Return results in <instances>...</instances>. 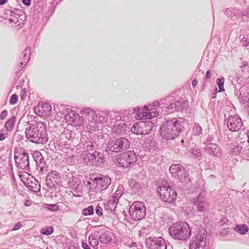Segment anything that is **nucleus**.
Segmentation results:
<instances>
[{"label": "nucleus", "instance_id": "nucleus-29", "mask_svg": "<svg viewBox=\"0 0 249 249\" xmlns=\"http://www.w3.org/2000/svg\"><path fill=\"white\" fill-rule=\"evenodd\" d=\"M48 210H51L52 211H57L58 210L59 208L56 205H47L46 207Z\"/></svg>", "mask_w": 249, "mask_h": 249}, {"label": "nucleus", "instance_id": "nucleus-33", "mask_svg": "<svg viewBox=\"0 0 249 249\" xmlns=\"http://www.w3.org/2000/svg\"><path fill=\"white\" fill-rule=\"evenodd\" d=\"M21 227V224H20V222H18L17 224H16L14 226V228H13L12 229V231H17L18 229H19Z\"/></svg>", "mask_w": 249, "mask_h": 249}, {"label": "nucleus", "instance_id": "nucleus-26", "mask_svg": "<svg viewBox=\"0 0 249 249\" xmlns=\"http://www.w3.org/2000/svg\"><path fill=\"white\" fill-rule=\"evenodd\" d=\"M18 101V96L17 95L14 94L11 95L9 103L11 105H15L17 103Z\"/></svg>", "mask_w": 249, "mask_h": 249}, {"label": "nucleus", "instance_id": "nucleus-19", "mask_svg": "<svg viewBox=\"0 0 249 249\" xmlns=\"http://www.w3.org/2000/svg\"><path fill=\"white\" fill-rule=\"evenodd\" d=\"M152 110V107L150 105L144 106L142 111L141 112V114L142 115V117L143 119H146V114L149 115L150 113L151 110Z\"/></svg>", "mask_w": 249, "mask_h": 249}, {"label": "nucleus", "instance_id": "nucleus-12", "mask_svg": "<svg viewBox=\"0 0 249 249\" xmlns=\"http://www.w3.org/2000/svg\"><path fill=\"white\" fill-rule=\"evenodd\" d=\"M26 135L30 141L34 142H38L41 137V135L39 133L37 128L34 127L33 128H30L26 132Z\"/></svg>", "mask_w": 249, "mask_h": 249}, {"label": "nucleus", "instance_id": "nucleus-43", "mask_svg": "<svg viewBox=\"0 0 249 249\" xmlns=\"http://www.w3.org/2000/svg\"><path fill=\"white\" fill-rule=\"evenodd\" d=\"M24 204L26 206H29L31 205V203L29 202L28 200H26Z\"/></svg>", "mask_w": 249, "mask_h": 249}, {"label": "nucleus", "instance_id": "nucleus-22", "mask_svg": "<svg viewBox=\"0 0 249 249\" xmlns=\"http://www.w3.org/2000/svg\"><path fill=\"white\" fill-rule=\"evenodd\" d=\"M89 243L93 248L97 247L98 245V240L94 235H90L89 237Z\"/></svg>", "mask_w": 249, "mask_h": 249}, {"label": "nucleus", "instance_id": "nucleus-36", "mask_svg": "<svg viewBox=\"0 0 249 249\" xmlns=\"http://www.w3.org/2000/svg\"><path fill=\"white\" fill-rule=\"evenodd\" d=\"M22 1L26 6H30L31 4V0H22Z\"/></svg>", "mask_w": 249, "mask_h": 249}, {"label": "nucleus", "instance_id": "nucleus-13", "mask_svg": "<svg viewBox=\"0 0 249 249\" xmlns=\"http://www.w3.org/2000/svg\"><path fill=\"white\" fill-rule=\"evenodd\" d=\"M83 114L87 117L90 122L98 124V115L94 110L89 108H85L83 110Z\"/></svg>", "mask_w": 249, "mask_h": 249}, {"label": "nucleus", "instance_id": "nucleus-24", "mask_svg": "<svg viewBox=\"0 0 249 249\" xmlns=\"http://www.w3.org/2000/svg\"><path fill=\"white\" fill-rule=\"evenodd\" d=\"M94 212L93 206H90L88 208L84 209L82 211V214L84 215H89L92 214Z\"/></svg>", "mask_w": 249, "mask_h": 249}, {"label": "nucleus", "instance_id": "nucleus-10", "mask_svg": "<svg viewBox=\"0 0 249 249\" xmlns=\"http://www.w3.org/2000/svg\"><path fill=\"white\" fill-rule=\"evenodd\" d=\"M172 176L178 179H182L184 177V170L183 166L180 164H173L169 168Z\"/></svg>", "mask_w": 249, "mask_h": 249}, {"label": "nucleus", "instance_id": "nucleus-17", "mask_svg": "<svg viewBox=\"0 0 249 249\" xmlns=\"http://www.w3.org/2000/svg\"><path fill=\"white\" fill-rule=\"evenodd\" d=\"M98 124L106 122L107 120L109 113L107 111H102L98 114Z\"/></svg>", "mask_w": 249, "mask_h": 249}, {"label": "nucleus", "instance_id": "nucleus-1", "mask_svg": "<svg viewBox=\"0 0 249 249\" xmlns=\"http://www.w3.org/2000/svg\"><path fill=\"white\" fill-rule=\"evenodd\" d=\"M181 131L180 122L169 120L164 122L160 128V136L167 140L175 139Z\"/></svg>", "mask_w": 249, "mask_h": 249}, {"label": "nucleus", "instance_id": "nucleus-23", "mask_svg": "<svg viewBox=\"0 0 249 249\" xmlns=\"http://www.w3.org/2000/svg\"><path fill=\"white\" fill-rule=\"evenodd\" d=\"M217 84L218 86L219 91L221 92L225 90L224 88V78H218L216 80Z\"/></svg>", "mask_w": 249, "mask_h": 249}, {"label": "nucleus", "instance_id": "nucleus-44", "mask_svg": "<svg viewBox=\"0 0 249 249\" xmlns=\"http://www.w3.org/2000/svg\"><path fill=\"white\" fill-rule=\"evenodd\" d=\"M154 240V237H149V238L147 239V241H150V242H153Z\"/></svg>", "mask_w": 249, "mask_h": 249}, {"label": "nucleus", "instance_id": "nucleus-25", "mask_svg": "<svg viewBox=\"0 0 249 249\" xmlns=\"http://www.w3.org/2000/svg\"><path fill=\"white\" fill-rule=\"evenodd\" d=\"M178 102H173L172 103H170L167 107H166L167 109V111H170V112H172L173 111H175L176 110V108L177 107L178 104Z\"/></svg>", "mask_w": 249, "mask_h": 249}, {"label": "nucleus", "instance_id": "nucleus-21", "mask_svg": "<svg viewBox=\"0 0 249 249\" xmlns=\"http://www.w3.org/2000/svg\"><path fill=\"white\" fill-rule=\"evenodd\" d=\"M111 241V237L107 234H102L100 237V241L103 244H107Z\"/></svg>", "mask_w": 249, "mask_h": 249}, {"label": "nucleus", "instance_id": "nucleus-30", "mask_svg": "<svg viewBox=\"0 0 249 249\" xmlns=\"http://www.w3.org/2000/svg\"><path fill=\"white\" fill-rule=\"evenodd\" d=\"M192 153L196 156H200L201 155V151L198 149H192Z\"/></svg>", "mask_w": 249, "mask_h": 249}, {"label": "nucleus", "instance_id": "nucleus-14", "mask_svg": "<svg viewBox=\"0 0 249 249\" xmlns=\"http://www.w3.org/2000/svg\"><path fill=\"white\" fill-rule=\"evenodd\" d=\"M234 230L241 234H245L248 231L249 228L246 224H241L236 225Z\"/></svg>", "mask_w": 249, "mask_h": 249}, {"label": "nucleus", "instance_id": "nucleus-5", "mask_svg": "<svg viewBox=\"0 0 249 249\" xmlns=\"http://www.w3.org/2000/svg\"><path fill=\"white\" fill-rule=\"evenodd\" d=\"M92 187L90 188V191L98 193L107 188L111 183V180L107 176H102L95 178L92 179Z\"/></svg>", "mask_w": 249, "mask_h": 249}, {"label": "nucleus", "instance_id": "nucleus-4", "mask_svg": "<svg viewBox=\"0 0 249 249\" xmlns=\"http://www.w3.org/2000/svg\"><path fill=\"white\" fill-rule=\"evenodd\" d=\"M145 208L142 202L135 201L130 207L129 214L135 220H139L145 216Z\"/></svg>", "mask_w": 249, "mask_h": 249}, {"label": "nucleus", "instance_id": "nucleus-18", "mask_svg": "<svg viewBox=\"0 0 249 249\" xmlns=\"http://www.w3.org/2000/svg\"><path fill=\"white\" fill-rule=\"evenodd\" d=\"M78 116L74 111H71L69 114H66L64 116L67 122L70 123H74L77 116Z\"/></svg>", "mask_w": 249, "mask_h": 249}, {"label": "nucleus", "instance_id": "nucleus-7", "mask_svg": "<svg viewBox=\"0 0 249 249\" xmlns=\"http://www.w3.org/2000/svg\"><path fill=\"white\" fill-rule=\"evenodd\" d=\"M136 156L134 152L128 151L120 155L117 158L116 164L122 167H127L136 161Z\"/></svg>", "mask_w": 249, "mask_h": 249}, {"label": "nucleus", "instance_id": "nucleus-48", "mask_svg": "<svg viewBox=\"0 0 249 249\" xmlns=\"http://www.w3.org/2000/svg\"><path fill=\"white\" fill-rule=\"evenodd\" d=\"M63 106H64V105L62 104L60 105V107H63Z\"/></svg>", "mask_w": 249, "mask_h": 249}, {"label": "nucleus", "instance_id": "nucleus-27", "mask_svg": "<svg viewBox=\"0 0 249 249\" xmlns=\"http://www.w3.org/2000/svg\"><path fill=\"white\" fill-rule=\"evenodd\" d=\"M159 112L157 111H151L149 115L146 114V119H151L158 116Z\"/></svg>", "mask_w": 249, "mask_h": 249}, {"label": "nucleus", "instance_id": "nucleus-15", "mask_svg": "<svg viewBox=\"0 0 249 249\" xmlns=\"http://www.w3.org/2000/svg\"><path fill=\"white\" fill-rule=\"evenodd\" d=\"M155 246L157 249H166V244L164 239L159 237L155 241Z\"/></svg>", "mask_w": 249, "mask_h": 249}, {"label": "nucleus", "instance_id": "nucleus-32", "mask_svg": "<svg viewBox=\"0 0 249 249\" xmlns=\"http://www.w3.org/2000/svg\"><path fill=\"white\" fill-rule=\"evenodd\" d=\"M102 208L101 207L97 206L95 209L96 213L99 216H102Z\"/></svg>", "mask_w": 249, "mask_h": 249}, {"label": "nucleus", "instance_id": "nucleus-45", "mask_svg": "<svg viewBox=\"0 0 249 249\" xmlns=\"http://www.w3.org/2000/svg\"><path fill=\"white\" fill-rule=\"evenodd\" d=\"M91 184V182H90V181H88V182H87V186H90Z\"/></svg>", "mask_w": 249, "mask_h": 249}, {"label": "nucleus", "instance_id": "nucleus-41", "mask_svg": "<svg viewBox=\"0 0 249 249\" xmlns=\"http://www.w3.org/2000/svg\"><path fill=\"white\" fill-rule=\"evenodd\" d=\"M197 82L196 81V80H193V81L192 82V86L195 88L197 84Z\"/></svg>", "mask_w": 249, "mask_h": 249}, {"label": "nucleus", "instance_id": "nucleus-2", "mask_svg": "<svg viewBox=\"0 0 249 249\" xmlns=\"http://www.w3.org/2000/svg\"><path fill=\"white\" fill-rule=\"evenodd\" d=\"M170 235L175 239L186 240L191 235V230L189 224L181 222L173 224L169 229Z\"/></svg>", "mask_w": 249, "mask_h": 249}, {"label": "nucleus", "instance_id": "nucleus-6", "mask_svg": "<svg viewBox=\"0 0 249 249\" xmlns=\"http://www.w3.org/2000/svg\"><path fill=\"white\" fill-rule=\"evenodd\" d=\"M129 146L128 141L125 138H121L117 140H113L108 142L107 149L114 152H121L124 148H126Z\"/></svg>", "mask_w": 249, "mask_h": 249}, {"label": "nucleus", "instance_id": "nucleus-37", "mask_svg": "<svg viewBox=\"0 0 249 249\" xmlns=\"http://www.w3.org/2000/svg\"><path fill=\"white\" fill-rule=\"evenodd\" d=\"M43 107H46V108L48 109V112H49V113H50L51 112V110L52 109V107L50 105H49L48 104H46L45 105L43 106Z\"/></svg>", "mask_w": 249, "mask_h": 249}, {"label": "nucleus", "instance_id": "nucleus-38", "mask_svg": "<svg viewBox=\"0 0 249 249\" xmlns=\"http://www.w3.org/2000/svg\"><path fill=\"white\" fill-rule=\"evenodd\" d=\"M82 247L84 249H91L89 245L86 243H82Z\"/></svg>", "mask_w": 249, "mask_h": 249}, {"label": "nucleus", "instance_id": "nucleus-42", "mask_svg": "<svg viewBox=\"0 0 249 249\" xmlns=\"http://www.w3.org/2000/svg\"><path fill=\"white\" fill-rule=\"evenodd\" d=\"M7 1V0H0V5H3Z\"/></svg>", "mask_w": 249, "mask_h": 249}, {"label": "nucleus", "instance_id": "nucleus-35", "mask_svg": "<svg viewBox=\"0 0 249 249\" xmlns=\"http://www.w3.org/2000/svg\"><path fill=\"white\" fill-rule=\"evenodd\" d=\"M53 176H56V177L57 176V174L56 171H53V172H51V173H50L49 174V180H51V177L54 179V177H53Z\"/></svg>", "mask_w": 249, "mask_h": 249}, {"label": "nucleus", "instance_id": "nucleus-47", "mask_svg": "<svg viewBox=\"0 0 249 249\" xmlns=\"http://www.w3.org/2000/svg\"><path fill=\"white\" fill-rule=\"evenodd\" d=\"M15 158L16 160L17 161V160L18 159V156L15 155Z\"/></svg>", "mask_w": 249, "mask_h": 249}, {"label": "nucleus", "instance_id": "nucleus-8", "mask_svg": "<svg viewBox=\"0 0 249 249\" xmlns=\"http://www.w3.org/2000/svg\"><path fill=\"white\" fill-rule=\"evenodd\" d=\"M154 126L150 121L140 122L135 124L131 131L137 135H145L150 133Z\"/></svg>", "mask_w": 249, "mask_h": 249}, {"label": "nucleus", "instance_id": "nucleus-9", "mask_svg": "<svg viewBox=\"0 0 249 249\" xmlns=\"http://www.w3.org/2000/svg\"><path fill=\"white\" fill-rule=\"evenodd\" d=\"M242 124L241 119L236 115L229 117L228 120V127L232 131H238Z\"/></svg>", "mask_w": 249, "mask_h": 249}, {"label": "nucleus", "instance_id": "nucleus-34", "mask_svg": "<svg viewBox=\"0 0 249 249\" xmlns=\"http://www.w3.org/2000/svg\"><path fill=\"white\" fill-rule=\"evenodd\" d=\"M6 137V134L2 132V130H0V141H3Z\"/></svg>", "mask_w": 249, "mask_h": 249}, {"label": "nucleus", "instance_id": "nucleus-3", "mask_svg": "<svg viewBox=\"0 0 249 249\" xmlns=\"http://www.w3.org/2000/svg\"><path fill=\"white\" fill-rule=\"evenodd\" d=\"M160 198L163 201L168 203L174 201L177 196V194L167 181H162L158 188Z\"/></svg>", "mask_w": 249, "mask_h": 249}, {"label": "nucleus", "instance_id": "nucleus-16", "mask_svg": "<svg viewBox=\"0 0 249 249\" xmlns=\"http://www.w3.org/2000/svg\"><path fill=\"white\" fill-rule=\"evenodd\" d=\"M16 120V118L15 117H12L6 121L4 127L7 131H11L13 130L15 126Z\"/></svg>", "mask_w": 249, "mask_h": 249}, {"label": "nucleus", "instance_id": "nucleus-46", "mask_svg": "<svg viewBox=\"0 0 249 249\" xmlns=\"http://www.w3.org/2000/svg\"><path fill=\"white\" fill-rule=\"evenodd\" d=\"M247 135H248V142H249V131L248 132V133H247Z\"/></svg>", "mask_w": 249, "mask_h": 249}, {"label": "nucleus", "instance_id": "nucleus-31", "mask_svg": "<svg viewBox=\"0 0 249 249\" xmlns=\"http://www.w3.org/2000/svg\"><path fill=\"white\" fill-rule=\"evenodd\" d=\"M8 115V112L6 110L2 111L0 115V119L3 120Z\"/></svg>", "mask_w": 249, "mask_h": 249}, {"label": "nucleus", "instance_id": "nucleus-40", "mask_svg": "<svg viewBox=\"0 0 249 249\" xmlns=\"http://www.w3.org/2000/svg\"><path fill=\"white\" fill-rule=\"evenodd\" d=\"M206 76L207 78H210L211 76V73L210 70L207 71L206 73Z\"/></svg>", "mask_w": 249, "mask_h": 249}, {"label": "nucleus", "instance_id": "nucleus-28", "mask_svg": "<svg viewBox=\"0 0 249 249\" xmlns=\"http://www.w3.org/2000/svg\"><path fill=\"white\" fill-rule=\"evenodd\" d=\"M197 210L200 211H205L204 203L203 202H198L196 203Z\"/></svg>", "mask_w": 249, "mask_h": 249}, {"label": "nucleus", "instance_id": "nucleus-11", "mask_svg": "<svg viewBox=\"0 0 249 249\" xmlns=\"http://www.w3.org/2000/svg\"><path fill=\"white\" fill-rule=\"evenodd\" d=\"M206 244L205 239L201 236L197 235L190 244L191 249H204Z\"/></svg>", "mask_w": 249, "mask_h": 249}, {"label": "nucleus", "instance_id": "nucleus-20", "mask_svg": "<svg viewBox=\"0 0 249 249\" xmlns=\"http://www.w3.org/2000/svg\"><path fill=\"white\" fill-rule=\"evenodd\" d=\"M53 231V228L52 226H46L41 229V233L45 235H50Z\"/></svg>", "mask_w": 249, "mask_h": 249}, {"label": "nucleus", "instance_id": "nucleus-39", "mask_svg": "<svg viewBox=\"0 0 249 249\" xmlns=\"http://www.w3.org/2000/svg\"><path fill=\"white\" fill-rule=\"evenodd\" d=\"M99 154V153L97 151L93 152L91 155V156L93 157V159L92 160H93L94 159H95L96 156H98Z\"/></svg>", "mask_w": 249, "mask_h": 249}]
</instances>
